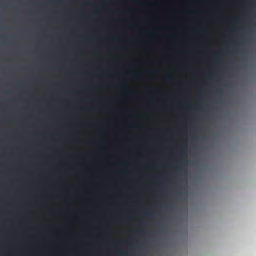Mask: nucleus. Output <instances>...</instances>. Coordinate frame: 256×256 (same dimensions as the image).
I'll return each instance as SVG.
<instances>
[{
	"label": "nucleus",
	"mask_w": 256,
	"mask_h": 256,
	"mask_svg": "<svg viewBox=\"0 0 256 256\" xmlns=\"http://www.w3.org/2000/svg\"><path fill=\"white\" fill-rule=\"evenodd\" d=\"M32 160H38L32 159ZM42 160H174L173 159H43ZM186 160H188L186 159Z\"/></svg>",
	"instance_id": "nucleus-1"
},
{
	"label": "nucleus",
	"mask_w": 256,
	"mask_h": 256,
	"mask_svg": "<svg viewBox=\"0 0 256 256\" xmlns=\"http://www.w3.org/2000/svg\"><path fill=\"white\" fill-rule=\"evenodd\" d=\"M58 162H144V161H57ZM156 161H144V162ZM172 162H189L190 161H172Z\"/></svg>",
	"instance_id": "nucleus-3"
},
{
	"label": "nucleus",
	"mask_w": 256,
	"mask_h": 256,
	"mask_svg": "<svg viewBox=\"0 0 256 256\" xmlns=\"http://www.w3.org/2000/svg\"><path fill=\"white\" fill-rule=\"evenodd\" d=\"M150 73H151L152 74H154V73H155V72H150Z\"/></svg>",
	"instance_id": "nucleus-7"
},
{
	"label": "nucleus",
	"mask_w": 256,
	"mask_h": 256,
	"mask_svg": "<svg viewBox=\"0 0 256 256\" xmlns=\"http://www.w3.org/2000/svg\"><path fill=\"white\" fill-rule=\"evenodd\" d=\"M175 146L178 148L180 152L186 151L188 148L186 138L185 136L182 137L178 142L175 144Z\"/></svg>",
	"instance_id": "nucleus-2"
},
{
	"label": "nucleus",
	"mask_w": 256,
	"mask_h": 256,
	"mask_svg": "<svg viewBox=\"0 0 256 256\" xmlns=\"http://www.w3.org/2000/svg\"><path fill=\"white\" fill-rule=\"evenodd\" d=\"M128 126L129 127H130V126H131V124H128Z\"/></svg>",
	"instance_id": "nucleus-6"
},
{
	"label": "nucleus",
	"mask_w": 256,
	"mask_h": 256,
	"mask_svg": "<svg viewBox=\"0 0 256 256\" xmlns=\"http://www.w3.org/2000/svg\"><path fill=\"white\" fill-rule=\"evenodd\" d=\"M98 137H96V140H98Z\"/></svg>",
	"instance_id": "nucleus-8"
},
{
	"label": "nucleus",
	"mask_w": 256,
	"mask_h": 256,
	"mask_svg": "<svg viewBox=\"0 0 256 256\" xmlns=\"http://www.w3.org/2000/svg\"><path fill=\"white\" fill-rule=\"evenodd\" d=\"M166 80H168V81H172V78L171 76H168L166 77Z\"/></svg>",
	"instance_id": "nucleus-4"
},
{
	"label": "nucleus",
	"mask_w": 256,
	"mask_h": 256,
	"mask_svg": "<svg viewBox=\"0 0 256 256\" xmlns=\"http://www.w3.org/2000/svg\"><path fill=\"white\" fill-rule=\"evenodd\" d=\"M101 145L102 146H106V143L104 142H101Z\"/></svg>",
	"instance_id": "nucleus-5"
}]
</instances>
